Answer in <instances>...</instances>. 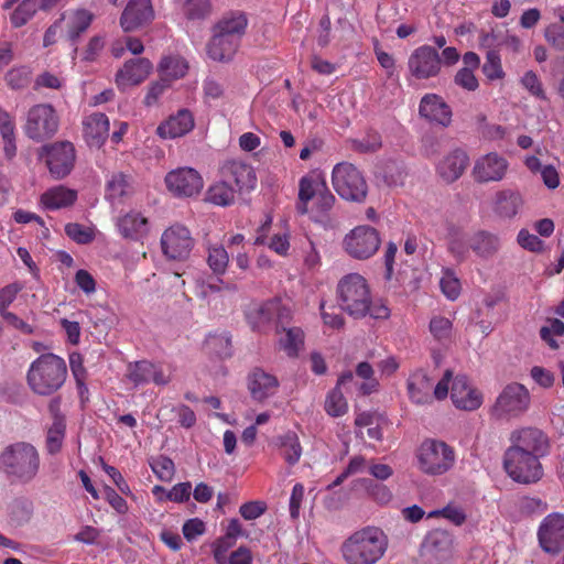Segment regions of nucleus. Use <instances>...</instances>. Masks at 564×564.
Masks as SVG:
<instances>
[{"mask_svg": "<svg viewBox=\"0 0 564 564\" xmlns=\"http://www.w3.org/2000/svg\"><path fill=\"white\" fill-rule=\"evenodd\" d=\"M371 293L366 279L358 273L345 275L337 285V297L343 311L354 317H364L369 310Z\"/></svg>", "mask_w": 564, "mask_h": 564, "instance_id": "6", "label": "nucleus"}, {"mask_svg": "<svg viewBox=\"0 0 564 564\" xmlns=\"http://www.w3.org/2000/svg\"><path fill=\"white\" fill-rule=\"evenodd\" d=\"M248 25L247 17L243 12L236 11L225 15L216 25L215 31L225 36L236 40L240 44V39L245 34Z\"/></svg>", "mask_w": 564, "mask_h": 564, "instance_id": "38", "label": "nucleus"}, {"mask_svg": "<svg viewBox=\"0 0 564 564\" xmlns=\"http://www.w3.org/2000/svg\"><path fill=\"white\" fill-rule=\"evenodd\" d=\"M40 468V453L31 443L17 442L0 454V471L14 482L30 484L36 478Z\"/></svg>", "mask_w": 564, "mask_h": 564, "instance_id": "2", "label": "nucleus"}, {"mask_svg": "<svg viewBox=\"0 0 564 564\" xmlns=\"http://www.w3.org/2000/svg\"><path fill=\"white\" fill-rule=\"evenodd\" d=\"M77 199V192L64 185H57L45 191L40 198L43 209L57 210L72 206Z\"/></svg>", "mask_w": 564, "mask_h": 564, "instance_id": "31", "label": "nucleus"}, {"mask_svg": "<svg viewBox=\"0 0 564 564\" xmlns=\"http://www.w3.org/2000/svg\"><path fill=\"white\" fill-rule=\"evenodd\" d=\"M154 19L151 0H129L120 17V26L124 32H132L147 25Z\"/></svg>", "mask_w": 564, "mask_h": 564, "instance_id": "21", "label": "nucleus"}, {"mask_svg": "<svg viewBox=\"0 0 564 564\" xmlns=\"http://www.w3.org/2000/svg\"><path fill=\"white\" fill-rule=\"evenodd\" d=\"M240 44L214 30V35L207 44V55L216 62H229L234 58Z\"/></svg>", "mask_w": 564, "mask_h": 564, "instance_id": "34", "label": "nucleus"}, {"mask_svg": "<svg viewBox=\"0 0 564 564\" xmlns=\"http://www.w3.org/2000/svg\"><path fill=\"white\" fill-rule=\"evenodd\" d=\"M311 200H314L311 209L313 219L323 223L334 207L336 198L328 189L324 177L317 173L305 175L300 180L297 212L307 214Z\"/></svg>", "mask_w": 564, "mask_h": 564, "instance_id": "4", "label": "nucleus"}, {"mask_svg": "<svg viewBox=\"0 0 564 564\" xmlns=\"http://www.w3.org/2000/svg\"><path fill=\"white\" fill-rule=\"evenodd\" d=\"M279 344L281 349L290 357L297 356L304 345V333L299 327L283 329Z\"/></svg>", "mask_w": 564, "mask_h": 564, "instance_id": "41", "label": "nucleus"}, {"mask_svg": "<svg viewBox=\"0 0 564 564\" xmlns=\"http://www.w3.org/2000/svg\"><path fill=\"white\" fill-rule=\"evenodd\" d=\"M523 205L520 192L505 188L496 192L492 198V209L501 218H513Z\"/></svg>", "mask_w": 564, "mask_h": 564, "instance_id": "30", "label": "nucleus"}, {"mask_svg": "<svg viewBox=\"0 0 564 564\" xmlns=\"http://www.w3.org/2000/svg\"><path fill=\"white\" fill-rule=\"evenodd\" d=\"M33 513V503L25 498H17L9 506V516L13 523L23 524L28 522Z\"/></svg>", "mask_w": 564, "mask_h": 564, "instance_id": "46", "label": "nucleus"}, {"mask_svg": "<svg viewBox=\"0 0 564 564\" xmlns=\"http://www.w3.org/2000/svg\"><path fill=\"white\" fill-rule=\"evenodd\" d=\"M454 553L453 535L445 530H433L421 545V556L425 564H445Z\"/></svg>", "mask_w": 564, "mask_h": 564, "instance_id": "14", "label": "nucleus"}, {"mask_svg": "<svg viewBox=\"0 0 564 564\" xmlns=\"http://www.w3.org/2000/svg\"><path fill=\"white\" fill-rule=\"evenodd\" d=\"M152 362L141 360L128 366L127 377L135 386L151 382Z\"/></svg>", "mask_w": 564, "mask_h": 564, "instance_id": "48", "label": "nucleus"}, {"mask_svg": "<svg viewBox=\"0 0 564 564\" xmlns=\"http://www.w3.org/2000/svg\"><path fill=\"white\" fill-rule=\"evenodd\" d=\"M161 249L165 258L173 261L186 260L194 247V238L187 227L174 224L161 236Z\"/></svg>", "mask_w": 564, "mask_h": 564, "instance_id": "13", "label": "nucleus"}, {"mask_svg": "<svg viewBox=\"0 0 564 564\" xmlns=\"http://www.w3.org/2000/svg\"><path fill=\"white\" fill-rule=\"evenodd\" d=\"M355 486L364 487L368 498L380 506H387L393 499L391 489L382 482H377L368 478H360L355 481Z\"/></svg>", "mask_w": 564, "mask_h": 564, "instance_id": "40", "label": "nucleus"}, {"mask_svg": "<svg viewBox=\"0 0 564 564\" xmlns=\"http://www.w3.org/2000/svg\"><path fill=\"white\" fill-rule=\"evenodd\" d=\"M25 134L35 141L53 137L58 129V117L48 104H39L29 109L24 123Z\"/></svg>", "mask_w": 564, "mask_h": 564, "instance_id": "11", "label": "nucleus"}, {"mask_svg": "<svg viewBox=\"0 0 564 564\" xmlns=\"http://www.w3.org/2000/svg\"><path fill=\"white\" fill-rule=\"evenodd\" d=\"M208 257L207 263L210 270L217 274L223 275L229 263V256L227 250L221 245H210L208 246Z\"/></svg>", "mask_w": 564, "mask_h": 564, "instance_id": "45", "label": "nucleus"}, {"mask_svg": "<svg viewBox=\"0 0 564 564\" xmlns=\"http://www.w3.org/2000/svg\"><path fill=\"white\" fill-rule=\"evenodd\" d=\"M541 338L552 348H558L557 337L564 336V323L557 318L547 319L546 324L541 327Z\"/></svg>", "mask_w": 564, "mask_h": 564, "instance_id": "49", "label": "nucleus"}, {"mask_svg": "<svg viewBox=\"0 0 564 564\" xmlns=\"http://www.w3.org/2000/svg\"><path fill=\"white\" fill-rule=\"evenodd\" d=\"M128 188V182L123 174H113L107 182L106 198L115 204L126 193Z\"/></svg>", "mask_w": 564, "mask_h": 564, "instance_id": "55", "label": "nucleus"}, {"mask_svg": "<svg viewBox=\"0 0 564 564\" xmlns=\"http://www.w3.org/2000/svg\"><path fill=\"white\" fill-rule=\"evenodd\" d=\"M541 547L547 553H557L564 545V514L546 516L538 531Z\"/></svg>", "mask_w": 564, "mask_h": 564, "instance_id": "20", "label": "nucleus"}, {"mask_svg": "<svg viewBox=\"0 0 564 564\" xmlns=\"http://www.w3.org/2000/svg\"><path fill=\"white\" fill-rule=\"evenodd\" d=\"M408 67L415 78L427 79L438 75L442 68V59L435 48L423 45L412 52L408 61Z\"/></svg>", "mask_w": 564, "mask_h": 564, "instance_id": "17", "label": "nucleus"}, {"mask_svg": "<svg viewBox=\"0 0 564 564\" xmlns=\"http://www.w3.org/2000/svg\"><path fill=\"white\" fill-rule=\"evenodd\" d=\"M531 397L529 390L521 383L507 384L496 399L492 414L499 419H517L530 408Z\"/></svg>", "mask_w": 564, "mask_h": 564, "instance_id": "10", "label": "nucleus"}, {"mask_svg": "<svg viewBox=\"0 0 564 564\" xmlns=\"http://www.w3.org/2000/svg\"><path fill=\"white\" fill-rule=\"evenodd\" d=\"M230 346V337L226 333L209 335L205 341V348L220 358L231 355Z\"/></svg>", "mask_w": 564, "mask_h": 564, "instance_id": "47", "label": "nucleus"}, {"mask_svg": "<svg viewBox=\"0 0 564 564\" xmlns=\"http://www.w3.org/2000/svg\"><path fill=\"white\" fill-rule=\"evenodd\" d=\"M210 12L209 0H186L184 3V13L188 19H204Z\"/></svg>", "mask_w": 564, "mask_h": 564, "instance_id": "58", "label": "nucleus"}, {"mask_svg": "<svg viewBox=\"0 0 564 564\" xmlns=\"http://www.w3.org/2000/svg\"><path fill=\"white\" fill-rule=\"evenodd\" d=\"M453 324L451 319L444 316H434L430 322V332L437 340L451 337Z\"/></svg>", "mask_w": 564, "mask_h": 564, "instance_id": "59", "label": "nucleus"}, {"mask_svg": "<svg viewBox=\"0 0 564 564\" xmlns=\"http://www.w3.org/2000/svg\"><path fill=\"white\" fill-rule=\"evenodd\" d=\"M159 69L162 78L169 82V79L183 77L188 69V65L186 61L180 56H166L162 58Z\"/></svg>", "mask_w": 564, "mask_h": 564, "instance_id": "43", "label": "nucleus"}, {"mask_svg": "<svg viewBox=\"0 0 564 564\" xmlns=\"http://www.w3.org/2000/svg\"><path fill=\"white\" fill-rule=\"evenodd\" d=\"M39 0H24L11 14V23L14 28L24 25L36 12Z\"/></svg>", "mask_w": 564, "mask_h": 564, "instance_id": "54", "label": "nucleus"}, {"mask_svg": "<svg viewBox=\"0 0 564 564\" xmlns=\"http://www.w3.org/2000/svg\"><path fill=\"white\" fill-rule=\"evenodd\" d=\"M109 119L105 113L94 112L83 120V133L89 147L100 148L109 135Z\"/></svg>", "mask_w": 564, "mask_h": 564, "instance_id": "27", "label": "nucleus"}, {"mask_svg": "<svg viewBox=\"0 0 564 564\" xmlns=\"http://www.w3.org/2000/svg\"><path fill=\"white\" fill-rule=\"evenodd\" d=\"M511 446L509 448L520 449L539 458L549 453L550 443L547 436L539 429L523 427L516 430L510 435Z\"/></svg>", "mask_w": 564, "mask_h": 564, "instance_id": "18", "label": "nucleus"}, {"mask_svg": "<svg viewBox=\"0 0 564 564\" xmlns=\"http://www.w3.org/2000/svg\"><path fill=\"white\" fill-rule=\"evenodd\" d=\"M204 98L206 101L218 100L223 97L225 88L223 83L210 76L207 77L203 83Z\"/></svg>", "mask_w": 564, "mask_h": 564, "instance_id": "62", "label": "nucleus"}, {"mask_svg": "<svg viewBox=\"0 0 564 564\" xmlns=\"http://www.w3.org/2000/svg\"><path fill=\"white\" fill-rule=\"evenodd\" d=\"M482 72L490 80L501 79L505 77L500 55L497 52L489 51L487 53L486 62L482 65Z\"/></svg>", "mask_w": 564, "mask_h": 564, "instance_id": "57", "label": "nucleus"}, {"mask_svg": "<svg viewBox=\"0 0 564 564\" xmlns=\"http://www.w3.org/2000/svg\"><path fill=\"white\" fill-rule=\"evenodd\" d=\"M193 128V115L188 110L182 109L162 122L156 132L163 139H175L185 135Z\"/></svg>", "mask_w": 564, "mask_h": 564, "instance_id": "29", "label": "nucleus"}, {"mask_svg": "<svg viewBox=\"0 0 564 564\" xmlns=\"http://www.w3.org/2000/svg\"><path fill=\"white\" fill-rule=\"evenodd\" d=\"M387 538L376 527H366L351 533L341 545V555L347 564H375L387 550Z\"/></svg>", "mask_w": 564, "mask_h": 564, "instance_id": "3", "label": "nucleus"}, {"mask_svg": "<svg viewBox=\"0 0 564 564\" xmlns=\"http://www.w3.org/2000/svg\"><path fill=\"white\" fill-rule=\"evenodd\" d=\"M117 227L124 238L134 240L145 237L149 231L148 219L138 212H129L118 218Z\"/></svg>", "mask_w": 564, "mask_h": 564, "instance_id": "33", "label": "nucleus"}, {"mask_svg": "<svg viewBox=\"0 0 564 564\" xmlns=\"http://www.w3.org/2000/svg\"><path fill=\"white\" fill-rule=\"evenodd\" d=\"M94 18V13L87 9L68 10L62 14L59 20L67 39L73 45H75L80 35L88 30Z\"/></svg>", "mask_w": 564, "mask_h": 564, "instance_id": "26", "label": "nucleus"}, {"mask_svg": "<svg viewBox=\"0 0 564 564\" xmlns=\"http://www.w3.org/2000/svg\"><path fill=\"white\" fill-rule=\"evenodd\" d=\"M276 446L289 465H295L302 456V446L297 434L293 431L280 435L276 438Z\"/></svg>", "mask_w": 564, "mask_h": 564, "instance_id": "39", "label": "nucleus"}, {"mask_svg": "<svg viewBox=\"0 0 564 564\" xmlns=\"http://www.w3.org/2000/svg\"><path fill=\"white\" fill-rule=\"evenodd\" d=\"M508 170V160L497 152H490L475 161L471 176L480 184L496 183L506 177Z\"/></svg>", "mask_w": 564, "mask_h": 564, "instance_id": "16", "label": "nucleus"}, {"mask_svg": "<svg viewBox=\"0 0 564 564\" xmlns=\"http://www.w3.org/2000/svg\"><path fill=\"white\" fill-rule=\"evenodd\" d=\"M419 113L432 123L447 127L452 122V110L444 99L435 94H426L422 97Z\"/></svg>", "mask_w": 564, "mask_h": 564, "instance_id": "24", "label": "nucleus"}, {"mask_svg": "<svg viewBox=\"0 0 564 564\" xmlns=\"http://www.w3.org/2000/svg\"><path fill=\"white\" fill-rule=\"evenodd\" d=\"M65 232L72 240L80 245L89 243L96 237V229L94 227L78 223L67 224Z\"/></svg>", "mask_w": 564, "mask_h": 564, "instance_id": "52", "label": "nucleus"}, {"mask_svg": "<svg viewBox=\"0 0 564 564\" xmlns=\"http://www.w3.org/2000/svg\"><path fill=\"white\" fill-rule=\"evenodd\" d=\"M380 237L370 226H357L343 240L344 250L354 259L365 260L372 257L379 249Z\"/></svg>", "mask_w": 564, "mask_h": 564, "instance_id": "12", "label": "nucleus"}, {"mask_svg": "<svg viewBox=\"0 0 564 564\" xmlns=\"http://www.w3.org/2000/svg\"><path fill=\"white\" fill-rule=\"evenodd\" d=\"M151 469L161 481H171L174 477L175 466L171 458L159 456L150 463Z\"/></svg>", "mask_w": 564, "mask_h": 564, "instance_id": "56", "label": "nucleus"}, {"mask_svg": "<svg viewBox=\"0 0 564 564\" xmlns=\"http://www.w3.org/2000/svg\"><path fill=\"white\" fill-rule=\"evenodd\" d=\"M67 373L65 360L55 354L47 352L30 364L26 382L33 393L47 397L64 386Z\"/></svg>", "mask_w": 564, "mask_h": 564, "instance_id": "1", "label": "nucleus"}, {"mask_svg": "<svg viewBox=\"0 0 564 564\" xmlns=\"http://www.w3.org/2000/svg\"><path fill=\"white\" fill-rule=\"evenodd\" d=\"M167 87L169 82L165 78H161L160 80L152 83L144 97V104L148 107L155 106Z\"/></svg>", "mask_w": 564, "mask_h": 564, "instance_id": "63", "label": "nucleus"}, {"mask_svg": "<svg viewBox=\"0 0 564 564\" xmlns=\"http://www.w3.org/2000/svg\"><path fill=\"white\" fill-rule=\"evenodd\" d=\"M348 410V404L338 387L333 389L326 397L325 411L330 416L337 417L344 415Z\"/></svg>", "mask_w": 564, "mask_h": 564, "instance_id": "51", "label": "nucleus"}, {"mask_svg": "<svg viewBox=\"0 0 564 564\" xmlns=\"http://www.w3.org/2000/svg\"><path fill=\"white\" fill-rule=\"evenodd\" d=\"M469 165V156L463 149H454L436 164V173L445 183L457 181Z\"/></svg>", "mask_w": 564, "mask_h": 564, "instance_id": "23", "label": "nucleus"}, {"mask_svg": "<svg viewBox=\"0 0 564 564\" xmlns=\"http://www.w3.org/2000/svg\"><path fill=\"white\" fill-rule=\"evenodd\" d=\"M449 388L451 399L456 409L475 411L481 406L484 402L482 393L469 382L465 375L453 377V372L446 370L434 388V398L437 400L446 399Z\"/></svg>", "mask_w": 564, "mask_h": 564, "instance_id": "5", "label": "nucleus"}, {"mask_svg": "<svg viewBox=\"0 0 564 564\" xmlns=\"http://www.w3.org/2000/svg\"><path fill=\"white\" fill-rule=\"evenodd\" d=\"M332 184L341 198L350 202L360 203L368 193L362 173L349 162H340L333 167Z\"/></svg>", "mask_w": 564, "mask_h": 564, "instance_id": "7", "label": "nucleus"}, {"mask_svg": "<svg viewBox=\"0 0 564 564\" xmlns=\"http://www.w3.org/2000/svg\"><path fill=\"white\" fill-rule=\"evenodd\" d=\"M48 411L53 419L52 425L46 434V448L50 454L59 452L65 437L66 423L65 417L61 413L59 399H53L48 403Z\"/></svg>", "mask_w": 564, "mask_h": 564, "instance_id": "28", "label": "nucleus"}, {"mask_svg": "<svg viewBox=\"0 0 564 564\" xmlns=\"http://www.w3.org/2000/svg\"><path fill=\"white\" fill-rule=\"evenodd\" d=\"M268 247L276 254L285 257L290 250V231L288 229L274 234L268 243Z\"/></svg>", "mask_w": 564, "mask_h": 564, "instance_id": "61", "label": "nucleus"}, {"mask_svg": "<svg viewBox=\"0 0 564 564\" xmlns=\"http://www.w3.org/2000/svg\"><path fill=\"white\" fill-rule=\"evenodd\" d=\"M167 191L175 197H194L198 195L204 181L193 167L183 166L170 171L164 178Z\"/></svg>", "mask_w": 564, "mask_h": 564, "instance_id": "15", "label": "nucleus"}, {"mask_svg": "<svg viewBox=\"0 0 564 564\" xmlns=\"http://www.w3.org/2000/svg\"><path fill=\"white\" fill-rule=\"evenodd\" d=\"M236 191L227 182H217L207 191V200L218 205L228 206L235 199Z\"/></svg>", "mask_w": 564, "mask_h": 564, "instance_id": "44", "label": "nucleus"}, {"mask_svg": "<svg viewBox=\"0 0 564 564\" xmlns=\"http://www.w3.org/2000/svg\"><path fill=\"white\" fill-rule=\"evenodd\" d=\"M153 69L152 63L145 57L126 61L115 74V84L121 91L143 83Z\"/></svg>", "mask_w": 564, "mask_h": 564, "instance_id": "19", "label": "nucleus"}, {"mask_svg": "<svg viewBox=\"0 0 564 564\" xmlns=\"http://www.w3.org/2000/svg\"><path fill=\"white\" fill-rule=\"evenodd\" d=\"M69 367L72 375L76 381V387L80 395L88 392L86 381V369L84 367V359L80 354L72 352L69 355Z\"/></svg>", "mask_w": 564, "mask_h": 564, "instance_id": "53", "label": "nucleus"}, {"mask_svg": "<svg viewBox=\"0 0 564 564\" xmlns=\"http://www.w3.org/2000/svg\"><path fill=\"white\" fill-rule=\"evenodd\" d=\"M227 176L234 181L239 191H251L256 187L257 176L253 167L240 161H232L226 166Z\"/></svg>", "mask_w": 564, "mask_h": 564, "instance_id": "37", "label": "nucleus"}, {"mask_svg": "<svg viewBox=\"0 0 564 564\" xmlns=\"http://www.w3.org/2000/svg\"><path fill=\"white\" fill-rule=\"evenodd\" d=\"M440 286L443 294L451 301H455L460 294V281L452 269L443 270Z\"/></svg>", "mask_w": 564, "mask_h": 564, "instance_id": "50", "label": "nucleus"}, {"mask_svg": "<svg viewBox=\"0 0 564 564\" xmlns=\"http://www.w3.org/2000/svg\"><path fill=\"white\" fill-rule=\"evenodd\" d=\"M445 240L447 251L456 262L462 263L470 257L471 236L463 227L448 224Z\"/></svg>", "mask_w": 564, "mask_h": 564, "instance_id": "25", "label": "nucleus"}, {"mask_svg": "<svg viewBox=\"0 0 564 564\" xmlns=\"http://www.w3.org/2000/svg\"><path fill=\"white\" fill-rule=\"evenodd\" d=\"M545 40L556 50L564 51V28L558 24H551L545 29Z\"/></svg>", "mask_w": 564, "mask_h": 564, "instance_id": "64", "label": "nucleus"}, {"mask_svg": "<svg viewBox=\"0 0 564 564\" xmlns=\"http://www.w3.org/2000/svg\"><path fill=\"white\" fill-rule=\"evenodd\" d=\"M274 307V303H263L258 305L254 311L249 314V319L253 327H260L262 324L268 323L273 316Z\"/></svg>", "mask_w": 564, "mask_h": 564, "instance_id": "60", "label": "nucleus"}, {"mask_svg": "<svg viewBox=\"0 0 564 564\" xmlns=\"http://www.w3.org/2000/svg\"><path fill=\"white\" fill-rule=\"evenodd\" d=\"M248 386L252 398L262 401L275 393L279 381L273 375L262 369H254L249 376Z\"/></svg>", "mask_w": 564, "mask_h": 564, "instance_id": "32", "label": "nucleus"}, {"mask_svg": "<svg viewBox=\"0 0 564 564\" xmlns=\"http://www.w3.org/2000/svg\"><path fill=\"white\" fill-rule=\"evenodd\" d=\"M419 468L427 475L447 473L455 463V453L446 443L436 440L424 441L416 454Z\"/></svg>", "mask_w": 564, "mask_h": 564, "instance_id": "8", "label": "nucleus"}, {"mask_svg": "<svg viewBox=\"0 0 564 564\" xmlns=\"http://www.w3.org/2000/svg\"><path fill=\"white\" fill-rule=\"evenodd\" d=\"M408 394L412 402L416 404H427L432 401V382L427 373L423 370H416L408 379Z\"/></svg>", "mask_w": 564, "mask_h": 564, "instance_id": "35", "label": "nucleus"}, {"mask_svg": "<svg viewBox=\"0 0 564 564\" xmlns=\"http://www.w3.org/2000/svg\"><path fill=\"white\" fill-rule=\"evenodd\" d=\"M503 466L509 477L519 484H533L543 476L540 458L520 449L508 448Z\"/></svg>", "mask_w": 564, "mask_h": 564, "instance_id": "9", "label": "nucleus"}, {"mask_svg": "<svg viewBox=\"0 0 564 564\" xmlns=\"http://www.w3.org/2000/svg\"><path fill=\"white\" fill-rule=\"evenodd\" d=\"M500 238L490 231L478 230L471 235V250L482 260L492 258L500 249Z\"/></svg>", "mask_w": 564, "mask_h": 564, "instance_id": "36", "label": "nucleus"}, {"mask_svg": "<svg viewBox=\"0 0 564 564\" xmlns=\"http://www.w3.org/2000/svg\"><path fill=\"white\" fill-rule=\"evenodd\" d=\"M75 149L70 142H58L47 148L46 164L55 178H63L73 169Z\"/></svg>", "mask_w": 564, "mask_h": 564, "instance_id": "22", "label": "nucleus"}, {"mask_svg": "<svg viewBox=\"0 0 564 564\" xmlns=\"http://www.w3.org/2000/svg\"><path fill=\"white\" fill-rule=\"evenodd\" d=\"M521 87L534 99L547 101V93L541 77L532 69L525 70L519 79Z\"/></svg>", "mask_w": 564, "mask_h": 564, "instance_id": "42", "label": "nucleus"}]
</instances>
